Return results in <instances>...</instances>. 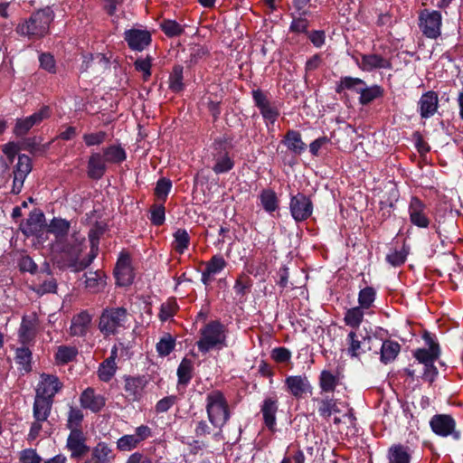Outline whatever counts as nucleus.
<instances>
[{
  "instance_id": "nucleus-58",
  "label": "nucleus",
  "mask_w": 463,
  "mask_h": 463,
  "mask_svg": "<svg viewBox=\"0 0 463 463\" xmlns=\"http://www.w3.org/2000/svg\"><path fill=\"white\" fill-rule=\"evenodd\" d=\"M152 58L146 56L145 59H137L135 61L137 71L143 73V78L146 80L151 75Z\"/></svg>"
},
{
  "instance_id": "nucleus-52",
  "label": "nucleus",
  "mask_w": 463,
  "mask_h": 463,
  "mask_svg": "<svg viewBox=\"0 0 463 463\" xmlns=\"http://www.w3.org/2000/svg\"><path fill=\"white\" fill-rule=\"evenodd\" d=\"M226 267V261L221 255H214L206 263V269L208 273L216 275L220 273Z\"/></svg>"
},
{
  "instance_id": "nucleus-32",
  "label": "nucleus",
  "mask_w": 463,
  "mask_h": 463,
  "mask_svg": "<svg viewBox=\"0 0 463 463\" xmlns=\"http://www.w3.org/2000/svg\"><path fill=\"white\" fill-rule=\"evenodd\" d=\"M83 277L85 278V287L91 292H99L106 285V277L100 270L89 271Z\"/></svg>"
},
{
  "instance_id": "nucleus-13",
  "label": "nucleus",
  "mask_w": 463,
  "mask_h": 463,
  "mask_svg": "<svg viewBox=\"0 0 463 463\" xmlns=\"http://www.w3.org/2000/svg\"><path fill=\"white\" fill-rule=\"evenodd\" d=\"M86 440L87 439L80 430H71L66 442V447L71 451V458H80L90 451Z\"/></svg>"
},
{
  "instance_id": "nucleus-44",
  "label": "nucleus",
  "mask_w": 463,
  "mask_h": 463,
  "mask_svg": "<svg viewBox=\"0 0 463 463\" xmlns=\"http://www.w3.org/2000/svg\"><path fill=\"white\" fill-rule=\"evenodd\" d=\"M193 364L188 359H183L177 368L178 384L187 385L192 378Z\"/></svg>"
},
{
  "instance_id": "nucleus-60",
  "label": "nucleus",
  "mask_w": 463,
  "mask_h": 463,
  "mask_svg": "<svg viewBox=\"0 0 463 463\" xmlns=\"http://www.w3.org/2000/svg\"><path fill=\"white\" fill-rule=\"evenodd\" d=\"M107 137V133L98 131L95 133H88L83 135V140L88 146H99L102 144Z\"/></svg>"
},
{
  "instance_id": "nucleus-25",
  "label": "nucleus",
  "mask_w": 463,
  "mask_h": 463,
  "mask_svg": "<svg viewBox=\"0 0 463 463\" xmlns=\"http://www.w3.org/2000/svg\"><path fill=\"white\" fill-rule=\"evenodd\" d=\"M366 339L370 340V337L358 334L356 330L350 331L346 337L347 354L352 358H356L365 353L364 344Z\"/></svg>"
},
{
  "instance_id": "nucleus-4",
  "label": "nucleus",
  "mask_w": 463,
  "mask_h": 463,
  "mask_svg": "<svg viewBox=\"0 0 463 463\" xmlns=\"http://www.w3.org/2000/svg\"><path fill=\"white\" fill-rule=\"evenodd\" d=\"M206 412L211 424L222 430L230 419L231 413L228 402L223 393L214 390L206 395Z\"/></svg>"
},
{
  "instance_id": "nucleus-55",
  "label": "nucleus",
  "mask_w": 463,
  "mask_h": 463,
  "mask_svg": "<svg viewBox=\"0 0 463 463\" xmlns=\"http://www.w3.org/2000/svg\"><path fill=\"white\" fill-rule=\"evenodd\" d=\"M407 255L408 250L405 249V247H402L401 250H393L390 252L387 255L386 260L391 265L397 267L405 262Z\"/></svg>"
},
{
  "instance_id": "nucleus-2",
  "label": "nucleus",
  "mask_w": 463,
  "mask_h": 463,
  "mask_svg": "<svg viewBox=\"0 0 463 463\" xmlns=\"http://www.w3.org/2000/svg\"><path fill=\"white\" fill-rule=\"evenodd\" d=\"M53 12L50 7L33 13L29 18L21 21L15 32L29 40H39L49 33L50 24L53 20Z\"/></svg>"
},
{
  "instance_id": "nucleus-23",
  "label": "nucleus",
  "mask_w": 463,
  "mask_h": 463,
  "mask_svg": "<svg viewBox=\"0 0 463 463\" xmlns=\"http://www.w3.org/2000/svg\"><path fill=\"white\" fill-rule=\"evenodd\" d=\"M91 316L87 311H81L71 319L70 334L72 336H85L91 323Z\"/></svg>"
},
{
  "instance_id": "nucleus-33",
  "label": "nucleus",
  "mask_w": 463,
  "mask_h": 463,
  "mask_svg": "<svg viewBox=\"0 0 463 463\" xmlns=\"http://www.w3.org/2000/svg\"><path fill=\"white\" fill-rule=\"evenodd\" d=\"M357 93L360 94L359 103L362 105H367L373 102L374 99L383 95V89L379 85L363 86L361 90H357Z\"/></svg>"
},
{
  "instance_id": "nucleus-41",
  "label": "nucleus",
  "mask_w": 463,
  "mask_h": 463,
  "mask_svg": "<svg viewBox=\"0 0 463 463\" xmlns=\"http://www.w3.org/2000/svg\"><path fill=\"white\" fill-rule=\"evenodd\" d=\"M260 201L263 209L269 213L279 208V201L276 193L270 189L263 190L260 193Z\"/></svg>"
},
{
  "instance_id": "nucleus-5",
  "label": "nucleus",
  "mask_w": 463,
  "mask_h": 463,
  "mask_svg": "<svg viewBox=\"0 0 463 463\" xmlns=\"http://www.w3.org/2000/svg\"><path fill=\"white\" fill-rule=\"evenodd\" d=\"M128 312L124 307H112L103 310L99 322V329L104 335H115L127 320Z\"/></svg>"
},
{
  "instance_id": "nucleus-40",
  "label": "nucleus",
  "mask_w": 463,
  "mask_h": 463,
  "mask_svg": "<svg viewBox=\"0 0 463 463\" xmlns=\"http://www.w3.org/2000/svg\"><path fill=\"white\" fill-rule=\"evenodd\" d=\"M364 316L363 308L360 307L349 308L346 310L344 317L345 324L352 327L354 330H356L363 322Z\"/></svg>"
},
{
  "instance_id": "nucleus-30",
  "label": "nucleus",
  "mask_w": 463,
  "mask_h": 463,
  "mask_svg": "<svg viewBox=\"0 0 463 463\" xmlns=\"http://www.w3.org/2000/svg\"><path fill=\"white\" fill-rule=\"evenodd\" d=\"M387 457L389 463H410L411 450L402 444H394L389 448Z\"/></svg>"
},
{
  "instance_id": "nucleus-28",
  "label": "nucleus",
  "mask_w": 463,
  "mask_h": 463,
  "mask_svg": "<svg viewBox=\"0 0 463 463\" xmlns=\"http://www.w3.org/2000/svg\"><path fill=\"white\" fill-rule=\"evenodd\" d=\"M429 349L419 348L415 350L413 355L419 364L426 365L430 363H434L439 356V345L434 343L430 338H428Z\"/></svg>"
},
{
  "instance_id": "nucleus-1",
  "label": "nucleus",
  "mask_w": 463,
  "mask_h": 463,
  "mask_svg": "<svg viewBox=\"0 0 463 463\" xmlns=\"http://www.w3.org/2000/svg\"><path fill=\"white\" fill-rule=\"evenodd\" d=\"M52 248L61 255L63 266L73 272L85 269L96 258L93 250H90L87 256L81 257V253L87 249V242L84 234L77 230H72L70 235L59 244H52Z\"/></svg>"
},
{
  "instance_id": "nucleus-12",
  "label": "nucleus",
  "mask_w": 463,
  "mask_h": 463,
  "mask_svg": "<svg viewBox=\"0 0 463 463\" xmlns=\"http://www.w3.org/2000/svg\"><path fill=\"white\" fill-rule=\"evenodd\" d=\"M114 274L118 285L128 286L132 283L134 279V273L131 267V259L128 253H120L114 269Z\"/></svg>"
},
{
  "instance_id": "nucleus-54",
  "label": "nucleus",
  "mask_w": 463,
  "mask_h": 463,
  "mask_svg": "<svg viewBox=\"0 0 463 463\" xmlns=\"http://www.w3.org/2000/svg\"><path fill=\"white\" fill-rule=\"evenodd\" d=\"M250 287L251 282L249 277L241 274L236 279L233 288L237 296L243 297Z\"/></svg>"
},
{
  "instance_id": "nucleus-11",
  "label": "nucleus",
  "mask_w": 463,
  "mask_h": 463,
  "mask_svg": "<svg viewBox=\"0 0 463 463\" xmlns=\"http://www.w3.org/2000/svg\"><path fill=\"white\" fill-rule=\"evenodd\" d=\"M62 386V383L56 375L42 373L36 387L35 395L48 400H53V397L61 391Z\"/></svg>"
},
{
  "instance_id": "nucleus-63",
  "label": "nucleus",
  "mask_w": 463,
  "mask_h": 463,
  "mask_svg": "<svg viewBox=\"0 0 463 463\" xmlns=\"http://www.w3.org/2000/svg\"><path fill=\"white\" fill-rule=\"evenodd\" d=\"M251 94H252V99H253L254 104L259 109V110L261 108L268 106L269 104L271 103L268 98L267 93H265L264 91H262L260 89L253 90L251 91Z\"/></svg>"
},
{
  "instance_id": "nucleus-31",
  "label": "nucleus",
  "mask_w": 463,
  "mask_h": 463,
  "mask_svg": "<svg viewBox=\"0 0 463 463\" xmlns=\"http://www.w3.org/2000/svg\"><path fill=\"white\" fill-rule=\"evenodd\" d=\"M52 403L53 400L35 395L33 408L34 420L46 421L51 414Z\"/></svg>"
},
{
  "instance_id": "nucleus-18",
  "label": "nucleus",
  "mask_w": 463,
  "mask_h": 463,
  "mask_svg": "<svg viewBox=\"0 0 463 463\" xmlns=\"http://www.w3.org/2000/svg\"><path fill=\"white\" fill-rule=\"evenodd\" d=\"M425 210L426 207L424 203L420 199L413 197L409 205V214L411 223L420 228L428 227L430 221Z\"/></svg>"
},
{
  "instance_id": "nucleus-59",
  "label": "nucleus",
  "mask_w": 463,
  "mask_h": 463,
  "mask_svg": "<svg viewBox=\"0 0 463 463\" xmlns=\"http://www.w3.org/2000/svg\"><path fill=\"white\" fill-rule=\"evenodd\" d=\"M172 188V182L166 178H161L157 181L155 189L156 195L162 200H165Z\"/></svg>"
},
{
  "instance_id": "nucleus-27",
  "label": "nucleus",
  "mask_w": 463,
  "mask_h": 463,
  "mask_svg": "<svg viewBox=\"0 0 463 463\" xmlns=\"http://www.w3.org/2000/svg\"><path fill=\"white\" fill-rule=\"evenodd\" d=\"M118 357V348L113 346L110 355L105 359L98 370L99 378L103 382H109L115 375L117 371L116 359Z\"/></svg>"
},
{
  "instance_id": "nucleus-51",
  "label": "nucleus",
  "mask_w": 463,
  "mask_h": 463,
  "mask_svg": "<svg viewBox=\"0 0 463 463\" xmlns=\"http://www.w3.org/2000/svg\"><path fill=\"white\" fill-rule=\"evenodd\" d=\"M161 29L168 37L178 36L184 32L183 26L174 20H165L161 24Z\"/></svg>"
},
{
  "instance_id": "nucleus-14",
  "label": "nucleus",
  "mask_w": 463,
  "mask_h": 463,
  "mask_svg": "<svg viewBox=\"0 0 463 463\" xmlns=\"http://www.w3.org/2000/svg\"><path fill=\"white\" fill-rule=\"evenodd\" d=\"M125 41L133 51H143L151 43V34L146 30L129 29L124 33Z\"/></svg>"
},
{
  "instance_id": "nucleus-10",
  "label": "nucleus",
  "mask_w": 463,
  "mask_h": 463,
  "mask_svg": "<svg viewBox=\"0 0 463 463\" xmlns=\"http://www.w3.org/2000/svg\"><path fill=\"white\" fill-rule=\"evenodd\" d=\"M431 430L438 436L448 437L451 435L454 439H459V433L456 431V422L448 414H436L430 420Z\"/></svg>"
},
{
  "instance_id": "nucleus-16",
  "label": "nucleus",
  "mask_w": 463,
  "mask_h": 463,
  "mask_svg": "<svg viewBox=\"0 0 463 463\" xmlns=\"http://www.w3.org/2000/svg\"><path fill=\"white\" fill-rule=\"evenodd\" d=\"M45 218L43 213H33L30 214L24 226L23 232L27 236H36L40 241H43V233L46 231L44 224Z\"/></svg>"
},
{
  "instance_id": "nucleus-50",
  "label": "nucleus",
  "mask_w": 463,
  "mask_h": 463,
  "mask_svg": "<svg viewBox=\"0 0 463 463\" xmlns=\"http://www.w3.org/2000/svg\"><path fill=\"white\" fill-rule=\"evenodd\" d=\"M175 339L170 335H166L156 344V352L160 356H166L175 349Z\"/></svg>"
},
{
  "instance_id": "nucleus-7",
  "label": "nucleus",
  "mask_w": 463,
  "mask_h": 463,
  "mask_svg": "<svg viewBox=\"0 0 463 463\" xmlns=\"http://www.w3.org/2000/svg\"><path fill=\"white\" fill-rule=\"evenodd\" d=\"M32 169L33 164L30 156L24 154L19 155L17 163L14 165L12 172V194H19L22 192L24 181Z\"/></svg>"
},
{
  "instance_id": "nucleus-24",
  "label": "nucleus",
  "mask_w": 463,
  "mask_h": 463,
  "mask_svg": "<svg viewBox=\"0 0 463 463\" xmlns=\"http://www.w3.org/2000/svg\"><path fill=\"white\" fill-rule=\"evenodd\" d=\"M260 411L265 425L269 430L274 431L276 427V413L278 411V399L276 397L265 398Z\"/></svg>"
},
{
  "instance_id": "nucleus-43",
  "label": "nucleus",
  "mask_w": 463,
  "mask_h": 463,
  "mask_svg": "<svg viewBox=\"0 0 463 463\" xmlns=\"http://www.w3.org/2000/svg\"><path fill=\"white\" fill-rule=\"evenodd\" d=\"M174 248L175 251L180 254H183L185 250L188 249L190 243V237L186 230L178 229L174 233Z\"/></svg>"
},
{
  "instance_id": "nucleus-8",
  "label": "nucleus",
  "mask_w": 463,
  "mask_h": 463,
  "mask_svg": "<svg viewBox=\"0 0 463 463\" xmlns=\"http://www.w3.org/2000/svg\"><path fill=\"white\" fill-rule=\"evenodd\" d=\"M289 210L292 218L297 222H303L312 215L313 203L308 196L298 193L290 197Z\"/></svg>"
},
{
  "instance_id": "nucleus-47",
  "label": "nucleus",
  "mask_w": 463,
  "mask_h": 463,
  "mask_svg": "<svg viewBox=\"0 0 463 463\" xmlns=\"http://www.w3.org/2000/svg\"><path fill=\"white\" fill-rule=\"evenodd\" d=\"M78 354V350L74 346L61 345L56 353V360L60 364H67L72 361Z\"/></svg>"
},
{
  "instance_id": "nucleus-39",
  "label": "nucleus",
  "mask_w": 463,
  "mask_h": 463,
  "mask_svg": "<svg viewBox=\"0 0 463 463\" xmlns=\"http://www.w3.org/2000/svg\"><path fill=\"white\" fill-rule=\"evenodd\" d=\"M317 402V411L323 418H329L333 413L339 412L336 400L332 398H324L316 400Z\"/></svg>"
},
{
  "instance_id": "nucleus-34",
  "label": "nucleus",
  "mask_w": 463,
  "mask_h": 463,
  "mask_svg": "<svg viewBox=\"0 0 463 463\" xmlns=\"http://www.w3.org/2000/svg\"><path fill=\"white\" fill-rule=\"evenodd\" d=\"M283 143L285 146L295 154H301L306 149V144L301 139V135L295 130L287 132Z\"/></svg>"
},
{
  "instance_id": "nucleus-38",
  "label": "nucleus",
  "mask_w": 463,
  "mask_h": 463,
  "mask_svg": "<svg viewBox=\"0 0 463 463\" xmlns=\"http://www.w3.org/2000/svg\"><path fill=\"white\" fill-rule=\"evenodd\" d=\"M401 346L397 342L386 340L381 346V361L388 364L393 361L400 353Z\"/></svg>"
},
{
  "instance_id": "nucleus-45",
  "label": "nucleus",
  "mask_w": 463,
  "mask_h": 463,
  "mask_svg": "<svg viewBox=\"0 0 463 463\" xmlns=\"http://www.w3.org/2000/svg\"><path fill=\"white\" fill-rule=\"evenodd\" d=\"M169 89L174 92H180L184 89L183 83V67L175 66L169 76Z\"/></svg>"
},
{
  "instance_id": "nucleus-21",
  "label": "nucleus",
  "mask_w": 463,
  "mask_h": 463,
  "mask_svg": "<svg viewBox=\"0 0 463 463\" xmlns=\"http://www.w3.org/2000/svg\"><path fill=\"white\" fill-rule=\"evenodd\" d=\"M72 230L69 221L61 218H53L47 226L46 232L53 234L54 241L52 244H59L70 235Z\"/></svg>"
},
{
  "instance_id": "nucleus-17",
  "label": "nucleus",
  "mask_w": 463,
  "mask_h": 463,
  "mask_svg": "<svg viewBox=\"0 0 463 463\" xmlns=\"http://www.w3.org/2000/svg\"><path fill=\"white\" fill-rule=\"evenodd\" d=\"M287 391L296 398L310 392L311 384L306 375H290L285 379Z\"/></svg>"
},
{
  "instance_id": "nucleus-48",
  "label": "nucleus",
  "mask_w": 463,
  "mask_h": 463,
  "mask_svg": "<svg viewBox=\"0 0 463 463\" xmlns=\"http://www.w3.org/2000/svg\"><path fill=\"white\" fill-rule=\"evenodd\" d=\"M376 292L372 287H366L360 290L358 295L359 307L361 308H369L374 299Z\"/></svg>"
},
{
  "instance_id": "nucleus-49",
  "label": "nucleus",
  "mask_w": 463,
  "mask_h": 463,
  "mask_svg": "<svg viewBox=\"0 0 463 463\" xmlns=\"http://www.w3.org/2000/svg\"><path fill=\"white\" fill-rule=\"evenodd\" d=\"M140 443L134 434H127L117 440V449L120 451H130L136 449Z\"/></svg>"
},
{
  "instance_id": "nucleus-61",
  "label": "nucleus",
  "mask_w": 463,
  "mask_h": 463,
  "mask_svg": "<svg viewBox=\"0 0 463 463\" xmlns=\"http://www.w3.org/2000/svg\"><path fill=\"white\" fill-rule=\"evenodd\" d=\"M31 359L32 353L28 348L22 347L16 350V361L19 364L23 365L25 371L30 370Z\"/></svg>"
},
{
  "instance_id": "nucleus-37",
  "label": "nucleus",
  "mask_w": 463,
  "mask_h": 463,
  "mask_svg": "<svg viewBox=\"0 0 463 463\" xmlns=\"http://www.w3.org/2000/svg\"><path fill=\"white\" fill-rule=\"evenodd\" d=\"M101 154L108 164H120L127 158L124 148L117 145H112L103 148Z\"/></svg>"
},
{
  "instance_id": "nucleus-26",
  "label": "nucleus",
  "mask_w": 463,
  "mask_h": 463,
  "mask_svg": "<svg viewBox=\"0 0 463 463\" xmlns=\"http://www.w3.org/2000/svg\"><path fill=\"white\" fill-rule=\"evenodd\" d=\"M37 326L38 317L35 313L23 317L19 328V337L24 344L33 340L36 334Z\"/></svg>"
},
{
  "instance_id": "nucleus-46",
  "label": "nucleus",
  "mask_w": 463,
  "mask_h": 463,
  "mask_svg": "<svg viewBox=\"0 0 463 463\" xmlns=\"http://www.w3.org/2000/svg\"><path fill=\"white\" fill-rule=\"evenodd\" d=\"M234 165L233 161L227 153L222 154L215 158V165L213 170L216 174H222L230 171Z\"/></svg>"
},
{
  "instance_id": "nucleus-56",
  "label": "nucleus",
  "mask_w": 463,
  "mask_h": 463,
  "mask_svg": "<svg viewBox=\"0 0 463 463\" xmlns=\"http://www.w3.org/2000/svg\"><path fill=\"white\" fill-rule=\"evenodd\" d=\"M260 112L267 123L273 124L279 116L278 108L271 102L260 109Z\"/></svg>"
},
{
  "instance_id": "nucleus-36",
  "label": "nucleus",
  "mask_w": 463,
  "mask_h": 463,
  "mask_svg": "<svg viewBox=\"0 0 463 463\" xmlns=\"http://www.w3.org/2000/svg\"><path fill=\"white\" fill-rule=\"evenodd\" d=\"M363 86H365V81L362 79L345 76L340 78V80L336 82L335 92L340 94L344 90H349L357 93V90H361Z\"/></svg>"
},
{
  "instance_id": "nucleus-62",
  "label": "nucleus",
  "mask_w": 463,
  "mask_h": 463,
  "mask_svg": "<svg viewBox=\"0 0 463 463\" xmlns=\"http://www.w3.org/2000/svg\"><path fill=\"white\" fill-rule=\"evenodd\" d=\"M176 311V304L175 301H167L161 305L159 317L162 321H166L172 317Z\"/></svg>"
},
{
  "instance_id": "nucleus-19",
  "label": "nucleus",
  "mask_w": 463,
  "mask_h": 463,
  "mask_svg": "<svg viewBox=\"0 0 463 463\" xmlns=\"http://www.w3.org/2000/svg\"><path fill=\"white\" fill-rule=\"evenodd\" d=\"M80 402L82 408L99 412L105 406L106 400L102 395L96 393L93 388L89 387L80 394Z\"/></svg>"
},
{
  "instance_id": "nucleus-64",
  "label": "nucleus",
  "mask_w": 463,
  "mask_h": 463,
  "mask_svg": "<svg viewBox=\"0 0 463 463\" xmlns=\"http://www.w3.org/2000/svg\"><path fill=\"white\" fill-rule=\"evenodd\" d=\"M20 461L22 463H41L42 458L34 449H28L21 452Z\"/></svg>"
},
{
  "instance_id": "nucleus-57",
  "label": "nucleus",
  "mask_w": 463,
  "mask_h": 463,
  "mask_svg": "<svg viewBox=\"0 0 463 463\" xmlns=\"http://www.w3.org/2000/svg\"><path fill=\"white\" fill-rule=\"evenodd\" d=\"M150 221L153 224L160 226L165 222V207L162 204H155L150 210Z\"/></svg>"
},
{
  "instance_id": "nucleus-6",
  "label": "nucleus",
  "mask_w": 463,
  "mask_h": 463,
  "mask_svg": "<svg viewBox=\"0 0 463 463\" xmlns=\"http://www.w3.org/2000/svg\"><path fill=\"white\" fill-rule=\"evenodd\" d=\"M442 15L436 10H422L419 14V27L429 39H437L441 34Z\"/></svg>"
},
{
  "instance_id": "nucleus-22",
  "label": "nucleus",
  "mask_w": 463,
  "mask_h": 463,
  "mask_svg": "<svg viewBox=\"0 0 463 463\" xmlns=\"http://www.w3.org/2000/svg\"><path fill=\"white\" fill-rule=\"evenodd\" d=\"M107 161L99 152L92 153L89 158L87 173L90 178L99 180L107 171Z\"/></svg>"
},
{
  "instance_id": "nucleus-9",
  "label": "nucleus",
  "mask_w": 463,
  "mask_h": 463,
  "mask_svg": "<svg viewBox=\"0 0 463 463\" xmlns=\"http://www.w3.org/2000/svg\"><path fill=\"white\" fill-rule=\"evenodd\" d=\"M50 117V108L48 106H43L31 116L24 118H17L14 133L17 137H23L26 135L33 127L40 125L44 119H47Z\"/></svg>"
},
{
  "instance_id": "nucleus-53",
  "label": "nucleus",
  "mask_w": 463,
  "mask_h": 463,
  "mask_svg": "<svg viewBox=\"0 0 463 463\" xmlns=\"http://www.w3.org/2000/svg\"><path fill=\"white\" fill-rule=\"evenodd\" d=\"M83 419V413L82 411L78 408L71 407L68 414V423L67 427L72 430H79L78 427L80 426V422Z\"/></svg>"
},
{
  "instance_id": "nucleus-3",
  "label": "nucleus",
  "mask_w": 463,
  "mask_h": 463,
  "mask_svg": "<svg viewBox=\"0 0 463 463\" xmlns=\"http://www.w3.org/2000/svg\"><path fill=\"white\" fill-rule=\"evenodd\" d=\"M200 338L196 345L198 350L206 354L211 350H221L227 346L225 326L219 321H211L200 329Z\"/></svg>"
},
{
  "instance_id": "nucleus-35",
  "label": "nucleus",
  "mask_w": 463,
  "mask_h": 463,
  "mask_svg": "<svg viewBox=\"0 0 463 463\" xmlns=\"http://www.w3.org/2000/svg\"><path fill=\"white\" fill-rule=\"evenodd\" d=\"M146 384L144 377H129L126 379L125 390L134 400H137L141 397Z\"/></svg>"
},
{
  "instance_id": "nucleus-29",
  "label": "nucleus",
  "mask_w": 463,
  "mask_h": 463,
  "mask_svg": "<svg viewBox=\"0 0 463 463\" xmlns=\"http://www.w3.org/2000/svg\"><path fill=\"white\" fill-rule=\"evenodd\" d=\"M115 455L112 449L103 441L99 442L91 449L90 463H111Z\"/></svg>"
},
{
  "instance_id": "nucleus-42",
  "label": "nucleus",
  "mask_w": 463,
  "mask_h": 463,
  "mask_svg": "<svg viewBox=\"0 0 463 463\" xmlns=\"http://www.w3.org/2000/svg\"><path fill=\"white\" fill-rule=\"evenodd\" d=\"M338 380L335 375H334L331 372L324 370L321 372L319 376V386L322 392H334Z\"/></svg>"
},
{
  "instance_id": "nucleus-20",
  "label": "nucleus",
  "mask_w": 463,
  "mask_h": 463,
  "mask_svg": "<svg viewBox=\"0 0 463 463\" xmlns=\"http://www.w3.org/2000/svg\"><path fill=\"white\" fill-rule=\"evenodd\" d=\"M439 98L435 91L430 90L421 95L418 105L420 117L429 118L432 117L438 109Z\"/></svg>"
},
{
  "instance_id": "nucleus-15",
  "label": "nucleus",
  "mask_w": 463,
  "mask_h": 463,
  "mask_svg": "<svg viewBox=\"0 0 463 463\" xmlns=\"http://www.w3.org/2000/svg\"><path fill=\"white\" fill-rule=\"evenodd\" d=\"M357 66L364 71H372L378 69H391L392 62L389 59L376 53L361 54V61L354 59Z\"/></svg>"
}]
</instances>
